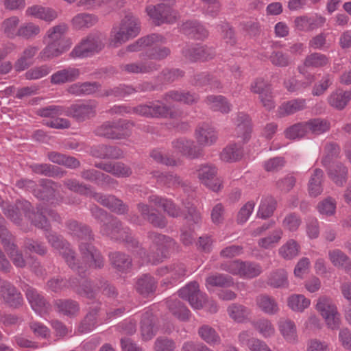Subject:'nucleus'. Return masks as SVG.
Returning a JSON list of instances; mask_svg holds the SVG:
<instances>
[{
  "instance_id": "nucleus-23",
  "label": "nucleus",
  "mask_w": 351,
  "mask_h": 351,
  "mask_svg": "<svg viewBox=\"0 0 351 351\" xmlns=\"http://www.w3.org/2000/svg\"><path fill=\"white\" fill-rule=\"evenodd\" d=\"M165 38L158 34H152L145 37L138 39L135 43L128 45L126 50L130 52H136L145 50L147 51L148 47L156 45L158 43H163Z\"/></svg>"
},
{
  "instance_id": "nucleus-41",
  "label": "nucleus",
  "mask_w": 351,
  "mask_h": 351,
  "mask_svg": "<svg viewBox=\"0 0 351 351\" xmlns=\"http://www.w3.org/2000/svg\"><path fill=\"white\" fill-rule=\"evenodd\" d=\"M3 245L5 250L10 257L13 264L16 267H24L26 265V261L23 258L22 253L19 251L16 245L11 241L3 239Z\"/></svg>"
},
{
  "instance_id": "nucleus-59",
  "label": "nucleus",
  "mask_w": 351,
  "mask_h": 351,
  "mask_svg": "<svg viewBox=\"0 0 351 351\" xmlns=\"http://www.w3.org/2000/svg\"><path fill=\"white\" fill-rule=\"evenodd\" d=\"M167 305L172 313L179 319L184 321L189 318L190 311L180 301L171 299L167 301Z\"/></svg>"
},
{
  "instance_id": "nucleus-64",
  "label": "nucleus",
  "mask_w": 351,
  "mask_h": 351,
  "mask_svg": "<svg viewBox=\"0 0 351 351\" xmlns=\"http://www.w3.org/2000/svg\"><path fill=\"white\" fill-rule=\"evenodd\" d=\"M241 278H252L258 276L262 271L261 267L255 263L243 261Z\"/></svg>"
},
{
  "instance_id": "nucleus-28",
  "label": "nucleus",
  "mask_w": 351,
  "mask_h": 351,
  "mask_svg": "<svg viewBox=\"0 0 351 351\" xmlns=\"http://www.w3.org/2000/svg\"><path fill=\"white\" fill-rule=\"evenodd\" d=\"M53 184L51 181L46 180L45 182V184L41 185L43 191V192H37L34 189V187L36 186V184L32 180H21L16 182V186L19 188L26 189L27 190H32V191H33L34 195L38 198L43 199L47 198L49 195L52 194L50 189H53V186H52Z\"/></svg>"
},
{
  "instance_id": "nucleus-17",
  "label": "nucleus",
  "mask_w": 351,
  "mask_h": 351,
  "mask_svg": "<svg viewBox=\"0 0 351 351\" xmlns=\"http://www.w3.org/2000/svg\"><path fill=\"white\" fill-rule=\"evenodd\" d=\"M195 137L199 147H209L217 142L218 134L209 124L202 123L196 128Z\"/></svg>"
},
{
  "instance_id": "nucleus-52",
  "label": "nucleus",
  "mask_w": 351,
  "mask_h": 351,
  "mask_svg": "<svg viewBox=\"0 0 351 351\" xmlns=\"http://www.w3.org/2000/svg\"><path fill=\"white\" fill-rule=\"evenodd\" d=\"M233 285L232 277L222 274L209 276L206 279V287L210 290L214 287H230Z\"/></svg>"
},
{
  "instance_id": "nucleus-11",
  "label": "nucleus",
  "mask_w": 351,
  "mask_h": 351,
  "mask_svg": "<svg viewBox=\"0 0 351 351\" xmlns=\"http://www.w3.org/2000/svg\"><path fill=\"white\" fill-rule=\"evenodd\" d=\"M178 294L182 299L188 301L193 308H203V302L206 299V294L200 291L199 284L197 282L193 281L188 283L178 291Z\"/></svg>"
},
{
  "instance_id": "nucleus-49",
  "label": "nucleus",
  "mask_w": 351,
  "mask_h": 351,
  "mask_svg": "<svg viewBox=\"0 0 351 351\" xmlns=\"http://www.w3.org/2000/svg\"><path fill=\"white\" fill-rule=\"evenodd\" d=\"M82 177L87 180L97 181L100 184H108L114 186L116 184L109 176L95 169L86 170L82 173Z\"/></svg>"
},
{
  "instance_id": "nucleus-34",
  "label": "nucleus",
  "mask_w": 351,
  "mask_h": 351,
  "mask_svg": "<svg viewBox=\"0 0 351 351\" xmlns=\"http://www.w3.org/2000/svg\"><path fill=\"white\" fill-rule=\"evenodd\" d=\"M323 180V171L320 169H315L308 183V191L310 196L315 197L322 194Z\"/></svg>"
},
{
  "instance_id": "nucleus-40",
  "label": "nucleus",
  "mask_w": 351,
  "mask_h": 351,
  "mask_svg": "<svg viewBox=\"0 0 351 351\" xmlns=\"http://www.w3.org/2000/svg\"><path fill=\"white\" fill-rule=\"evenodd\" d=\"M158 69V65L149 61H140L127 64L123 66V69L129 73H147Z\"/></svg>"
},
{
  "instance_id": "nucleus-14",
  "label": "nucleus",
  "mask_w": 351,
  "mask_h": 351,
  "mask_svg": "<svg viewBox=\"0 0 351 351\" xmlns=\"http://www.w3.org/2000/svg\"><path fill=\"white\" fill-rule=\"evenodd\" d=\"M149 238L153 241L152 250L154 251L156 249L157 251V255H149L147 261L152 264H156L161 261L163 258L162 254L164 249L170 247L173 245L174 242L169 237L156 233L150 234Z\"/></svg>"
},
{
  "instance_id": "nucleus-1",
  "label": "nucleus",
  "mask_w": 351,
  "mask_h": 351,
  "mask_svg": "<svg viewBox=\"0 0 351 351\" xmlns=\"http://www.w3.org/2000/svg\"><path fill=\"white\" fill-rule=\"evenodd\" d=\"M47 239L53 247L59 251L69 266L80 274L84 273L88 267L100 268L104 265V260L100 253L90 244L82 242L80 250L83 262L80 265L75 263L73 252L69 248V244L55 234H47Z\"/></svg>"
},
{
  "instance_id": "nucleus-44",
  "label": "nucleus",
  "mask_w": 351,
  "mask_h": 351,
  "mask_svg": "<svg viewBox=\"0 0 351 351\" xmlns=\"http://www.w3.org/2000/svg\"><path fill=\"white\" fill-rule=\"evenodd\" d=\"M300 250L299 243L295 239H290L280 246L278 249V254L285 260H291L299 254Z\"/></svg>"
},
{
  "instance_id": "nucleus-46",
  "label": "nucleus",
  "mask_w": 351,
  "mask_h": 351,
  "mask_svg": "<svg viewBox=\"0 0 351 351\" xmlns=\"http://www.w3.org/2000/svg\"><path fill=\"white\" fill-rule=\"evenodd\" d=\"M38 48L35 46H29L26 47L22 56L17 60L15 63L14 67L17 71H24L29 67L32 64V59L38 52Z\"/></svg>"
},
{
  "instance_id": "nucleus-48",
  "label": "nucleus",
  "mask_w": 351,
  "mask_h": 351,
  "mask_svg": "<svg viewBox=\"0 0 351 351\" xmlns=\"http://www.w3.org/2000/svg\"><path fill=\"white\" fill-rule=\"evenodd\" d=\"M267 284L274 288H286L289 285L287 273L283 269L272 271L267 279Z\"/></svg>"
},
{
  "instance_id": "nucleus-22",
  "label": "nucleus",
  "mask_w": 351,
  "mask_h": 351,
  "mask_svg": "<svg viewBox=\"0 0 351 351\" xmlns=\"http://www.w3.org/2000/svg\"><path fill=\"white\" fill-rule=\"evenodd\" d=\"M80 70L74 67H66L51 75V83L56 85L73 82L80 76Z\"/></svg>"
},
{
  "instance_id": "nucleus-5",
  "label": "nucleus",
  "mask_w": 351,
  "mask_h": 351,
  "mask_svg": "<svg viewBox=\"0 0 351 351\" xmlns=\"http://www.w3.org/2000/svg\"><path fill=\"white\" fill-rule=\"evenodd\" d=\"M65 185L72 191L93 197L101 205L119 215L124 214L128 211L127 206L114 195H104L100 193H93L89 187L86 185L80 184L75 180H68L65 182Z\"/></svg>"
},
{
  "instance_id": "nucleus-45",
  "label": "nucleus",
  "mask_w": 351,
  "mask_h": 351,
  "mask_svg": "<svg viewBox=\"0 0 351 351\" xmlns=\"http://www.w3.org/2000/svg\"><path fill=\"white\" fill-rule=\"evenodd\" d=\"M276 208V202L271 197H265L261 199L256 217L262 219L270 217Z\"/></svg>"
},
{
  "instance_id": "nucleus-20",
  "label": "nucleus",
  "mask_w": 351,
  "mask_h": 351,
  "mask_svg": "<svg viewBox=\"0 0 351 351\" xmlns=\"http://www.w3.org/2000/svg\"><path fill=\"white\" fill-rule=\"evenodd\" d=\"M25 16L34 17L45 22L51 23L58 18V14L55 10L51 8L34 5L26 9Z\"/></svg>"
},
{
  "instance_id": "nucleus-62",
  "label": "nucleus",
  "mask_w": 351,
  "mask_h": 351,
  "mask_svg": "<svg viewBox=\"0 0 351 351\" xmlns=\"http://www.w3.org/2000/svg\"><path fill=\"white\" fill-rule=\"evenodd\" d=\"M148 47L145 56L149 61L161 60L167 58L170 54V49L166 47L154 46Z\"/></svg>"
},
{
  "instance_id": "nucleus-19",
  "label": "nucleus",
  "mask_w": 351,
  "mask_h": 351,
  "mask_svg": "<svg viewBox=\"0 0 351 351\" xmlns=\"http://www.w3.org/2000/svg\"><path fill=\"white\" fill-rule=\"evenodd\" d=\"M182 53L190 61L208 60L215 55L212 48L199 45H186L183 49Z\"/></svg>"
},
{
  "instance_id": "nucleus-3",
  "label": "nucleus",
  "mask_w": 351,
  "mask_h": 351,
  "mask_svg": "<svg viewBox=\"0 0 351 351\" xmlns=\"http://www.w3.org/2000/svg\"><path fill=\"white\" fill-rule=\"evenodd\" d=\"M5 215L9 218L14 223L21 225L22 221V216L25 215V218L30 220L32 223L39 228H46L48 227V222L46 216L47 210H38L37 213L30 210L31 204L26 200L18 201L15 205H8L5 206L4 204L1 205ZM50 218L53 220H58L59 216L53 210L47 212Z\"/></svg>"
},
{
  "instance_id": "nucleus-60",
  "label": "nucleus",
  "mask_w": 351,
  "mask_h": 351,
  "mask_svg": "<svg viewBox=\"0 0 351 351\" xmlns=\"http://www.w3.org/2000/svg\"><path fill=\"white\" fill-rule=\"evenodd\" d=\"M40 27L32 22L23 23L19 27V36L25 39H33L40 33Z\"/></svg>"
},
{
  "instance_id": "nucleus-21",
  "label": "nucleus",
  "mask_w": 351,
  "mask_h": 351,
  "mask_svg": "<svg viewBox=\"0 0 351 351\" xmlns=\"http://www.w3.org/2000/svg\"><path fill=\"white\" fill-rule=\"evenodd\" d=\"M157 273L161 276L167 275L168 278L171 279L169 282L174 284L181 280L186 276V270L184 265L179 263L169 266L161 267L157 270Z\"/></svg>"
},
{
  "instance_id": "nucleus-39",
  "label": "nucleus",
  "mask_w": 351,
  "mask_h": 351,
  "mask_svg": "<svg viewBox=\"0 0 351 351\" xmlns=\"http://www.w3.org/2000/svg\"><path fill=\"white\" fill-rule=\"evenodd\" d=\"M229 317L237 323H244L249 319L251 311L247 307L238 304H232L227 308Z\"/></svg>"
},
{
  "instance_id": "nucleus-37",
  "label": "nucleus",
  "mask_w": 351,
  "mask_h": 351,
  "mask_svg": "<svg viewBox=\"0 0 351 351\" xmlns=\"http://www.w3.org/2000/svg\"><path fill=\"white\" fill-rule=\"evenodd\" d=\"M149 202L156 206L162 207L171 217H177L180 215V210L176 208L171 200L152 195L149 197Z\"/></svg>"
},
{
  "instance_id": "nucleus-9",
  "label": "nucleus",
  "mask_w": 351,
  "mask_h": 351,
  "mask_svg": "<svg viewBox=\"0 0 351 351\" xmlns=\"http://www.w3.org/2000/svg\"><path fill=\"white\" fill-rule=\"evenodd\" d=\"M146 12L153 22L159 25L164 23H173L176 21L177 14L169 5L162 3L157 5H149Z\"/></svg>"
},
{
  "instance_id": "nucleus-2",
  "label": "nucleus",
  "mask_w": 351,
  "mask_h": 351,
  "mask_svg": "<svg viewBox=\"0 0 351 351\" xmlns=\"http://www.w3.org/2000/svg\"><path fill=\"white\" fill-rule=\"evenodd\" d=\"M69 26L62 23L50 27L46 32L44 40L47 45L39 53V58L43 61L59 57L72 46L71 39L67 36Z\"/></svg>"
},
{
  "instance_id": "nucleus-27",
  "label": "nucleus",
  "mask_w": 351,
  "mask_h": 351,
  "mask_svg": "<svg viewBox=\"0 0 351 351\" xmlns=\"http://www.w3.org/2000/svg\"><path fill=\"white\" fill-rule=\"evenodd\" d=\"M278 326L286 341L294 343L298 341L297 328L294 322L289 319H280L278 322Z\"/></svg>"
},
{
  "instance_id": "nucleus-58",
  "label": "nucleus",
  "mask_w": 351,
  "mask_h": 351,
  "mask_svg": "<svg viewBox=\"0 0 351 351\" xmlns=\"http://www.w3.org/2000/svg\"><path fill=\"white\" fill-rule=\"evenodd\" d=\"M200 337L210 345L219 344L221 338L215 330L208 325L200 327L198 330Z\"/></svg>"
},
{
  "instance_id": "nucleus-33",
  "label": "nucleus",
  "mask_w": 351,
  "mask_h": 351,
  "mask_svg": "<svg viewBox=\"0 0 351 351\" xmlns=\"http://www.w3.org/2000/svg\"><path fill=\"white\" fill-rule=\"evenodd\" d=\"M351 99V90H336L328 97V104L333 108L342 110Z\"/></svg>"
},
{
  "instance_id": "nucleus-26",
  "label": "nucleus",
  "mask_w": 351,
  "mask_h": 351,
  "mask_svg": "<svg viewBox=\"0 0 351 351\" xmlns=\"http://www.w3.org/2000/svg\"><path fill=\"white\" fill-rule=\"evenodd\" d=\"M98 22L96 15L90 13H79L71 19V23L74 29L84 30L95 25Z\"/></svg>"
},
{
  "instance_id": "nucleus-4",
  "label": "nucleus",
  "mask_w": 351,
  "mask_h": 351,
  "mask_svg": "<svg viewBox=\"0 0 351 351\" xmlns=\"http://www.w3.org/2000/svg\"><path fill=\"white\" fill-rule=\"evenodd\" d=\"M140 30L138 19L134 15L128 14L119 23L112 27L110 34L109 45L114 48L119 47L137 36Z\"/></svg>"
},
{
  "instance_id": "nucleus-31",
  "label": "nucleus",
  "mask_w": 351,
  "mask_h": 351,
  "mask_svg": "<svg viewBox=\"0 0 351 351\" xmlns=\"http://www.w3.org/2000/svg\"><path fill=\"white\" fill-rule=\"evenodd\" d=\"M236 132L238 137L243 141H247L252 132L251 122L249 116L245 113H239L235 120Z\"/></svg>"
},
{
  "instance_id": "nucleus-15",
  "label": "nucleus",
  "mask_w": 351,
  "mask_h": 351,
  "mask_svg": "<svg viewBox=\"0 0 351 351\" xmlns=\"http://www.w3.org/2000/svg\"><path fill=\"white\" fill-rule=\"evenodd\" d=\"M173 152L190 158H195L202 156V149L195 144L193 140L180 138L172 142Z\"/></svg>"
},
{
  "instance_id": "nucleus-55",
  "label": "nucleus",
  "mask_w": 351,
  "mask_h": 351,
  "mask_svg": "<svg viewBox=\"0 0 351 351\" xmlns=\"http://www.w3.org/2000/svg\"><path fill=\"white\" fill-rule=\"evenodd\" d=\"M93 156L98 158H119L122 157L123 152L115 147L99 145L92 150Z\"/></svg>"
},
{
  "instance_id": "nucleus-24",
  "label": "nucleus",
  "mask_w": 351,
  "mask_h": 351,
  "mask_svg": "<svg viewBox=\"0 0 351 351\" xmlns=\"http://www.w3.org/2000/svg\"><path fill=\"white\" fill-rule=\"evenodd\" d=\"M254 329L264 339L272 338L276 335V328L273 322L266 317H261L251 322Z\"/></svg>"
},
{
  "instance_id": "nucleus-18",
  "label": "nucleus",
  "mask_w": 351,
  "mask_h": 351,
  "mask_svg": "<svg viewBox=\"0 0 351 351\" xmlns=\"http://www.w3.org/2000/svg\"><path fill=\"white\" fill-rule=\"evenodd\" d=\"M27 300L34 312L42 316L47 312L49 304L45 298L36 289L27 286L24 289Z\"/></svg>"
},
{
  "instance_id": "nucleus-32",
  "label": "nucleus",
  "mask_w": 351,
  "mask_h": 351,
  "mask_svg": "<svg viewBox=\"0 0 351 351\" xmlns=\"http://www.w3.org/2000/svg\"><path fill=\"white\" fill-rule=\"evenodd\" d=\"M198 99L196 94L185 90H171L168 92L165 97V99L167 102L174 101L188 105L197 102Z\"/></svg>"
},
{
  "instance_id": "nucleus-61",
  "label": "nucleus",
  "mask_w": 351,
  "mask_h": 351,
  "mask_svg": "<svg viewBox=\"0 0 351 351\" xmlns=\"http://www.w3.org/2000/svg\"><path fill=\"white\" fill-rule=\"evenodd\" d=\"M340 152L339 147L335 143L326 144L324 147L322 164L324 167H328L330 163L339 156Z\"/></svg>"
},
{
  "instance_id": "nucleus-25",
  "label": "nucleus",
  "mask_w": 351,
  "mask_h": 351,
  "mask_svg": "<svg viewBox=\"0 0 351 351\" xmlns=\"http://www.w3.org/2000/svg\"><path fill=\"white\" fill-rule=\"evenodd\" d=\"M329 59L325 54L314 52L305 58L303 65L298 66V71L301 74H305L306 68H320L327 65Z\"/></svg>"
},
{
  "instance_id": "nucleus-53",
  "label": "nucleus",
  "mask_w": 351,
  "mask_h": 351,
  "mask_svg": "<svg viewBox=\"0 0 351 351\" xmlns=\"http://www.w3.org/2000/svg\"><path fill=\"white\" fill-rule=\"evenodd\" d=\"M206 104L215 111L228 113L230 111V105L226 98L221 95L208 96L206 99Z\"/></svg>"
},
{
  "instance_id": "nucleus-30",
  "label": "nucleus",
  "mask_w": 351,
  "mask_h": 351,
  "mask_svg": "<svg viewBox=\"0 0 351 351\" xmlns=\"http://www.w3.org/2000/svg\"><path fill=\"white\" fill-rule=\"evenodd\" d=\"M258 308L264 313L274 315L279 312V306L274 298L267 295H260L256 298Z\"/></svg>"
},
{
  "instance_id": "nucleus-35",
  "label": "nucleus",
  "mask_w": 351,
  "mask_h": 351,
  "mask_svg": "<svg viewBox=\"0 0 351 351\" xmlns=\"http://www.w3.org/2000/svg\"><path fill=\"white\" fill-rule=\"evenodd\" d=\"M138 210L142 217L151 223L153 226L163 228L166 226V220L162 215H156L150 207L144 204H138Z\"/></svg>"
},
{
  "instance_id": "nucleus-47",
  "label": "nucleus",
  "mask_w": 351,
  "mask_h": 351,
  "mask_svg": "<svg viewBox=\"0 0 351 351\" xmlns=\"http://www.w3.org/2000/svg\"><path fill=\"white\" fill-rule=\"evenodd\" d=\"M182 29L185 34L197 39H202L208 35L205 28L196 21H186L182 25Z\"/></svg>"
},
{
  "instance_id": "nucleus-54",
  "label": "nucleus",
  "mask_w": 351,
  "mask_h": 351,
  "mask_svg": "<svg viewBox=\"0 0 351 351\" xmlns=\"http://www.w3.org/2000/svg\"><path fill=\"white\" fill-rule=\"evenodd\" d=\"M307 132L315 135L322 134L329 130L330 123L328 121L320 118L311 119L306 122Z\"/></svg>"
},
{
  "instance_id": "nucleus-56",
  "label": "nucleus",
  "mask_w": 351,
  "mask_h": 351,
  "mask_svg": "<svg viewBox=\"0 0 351 351\" xmlns=\"http://www.w3.org/2000/svg\"><path fill=\"white\" fill-rule=\"evenodd\" d=\"M136 290L142 295H148L156 289V281L149 275L140 278L136 285Z\"/></svg>"
},
{
  "instance_id": "nucleus-7",
  "label": "nucleus",
  "mask_w": 351,
  "mask_h": 351,
  "mask_svg": "<svg viewBox=\"0 0 351 351\" xmlns=\"http://www.w3.org/2000/svg\"><path fill=\"white\" fill-rule=\"evenodd\" d=\"M315 309L324 318L329 328L335 330L339 328L340 315L330 298L326 295L319 297L315 304Z\"/></svg>"
},
{
  "instance_id": "nucleus-12",
  "label": "nucleus",
  "mask_w": 351,
  "mask_h": 351,
  "mask_svg": "<svg viewBox=\"0 0 351 351\" xmlns=\"http://www.w3.org/2000/svg\"><path fill=\"white\" fill-rule=\"evenodd\" d=\"M133 112L146 117H176L175 112H173L171 109L168 108L160 101L140 105L134 108Z\"/></svg>"
},
{
  "instance_id": "nucleus-50",
  "label": "nucleus",
  "mask_w": 351,
  "mask_h": 351,
  "mask_svg": "<svg viewBox=\"0 0 351 351\" xmlns=\"http://www.w3.org/2000/svg\"><path fill=\"white\" fill-rule=\"evenodd\" d=\"M20 20L18 16H12L5 19L1 24V30L8 38L19 36Z\"/></svg>"
},
{
  "instance_id": "nucleus-16",
  "label": "nucleus",
  "mask_w": 351,
  "mask_h": 351,
  "mask_svg": "<svg viewBox=\"0 0 351 351\" xmlns=\"http://www.w3.org/2000/svg\"><path fill=\"white\" fill-rule=\"evenodd\" d=\"M95 113L96 104L93 102H85L71 106L65 114L78 121H83L94 117Z\"/></svg>"
},
{
  "instance_id": "nucleus-6",
  "label": "nucleus",
  "mask_w": 351,
  "mask_h": 351,
  "mask_svg": "<svg viewBox=\"0 0 351 351\" xmlns=\"http://www.w3.org/2000/svg\"><path fill=\"white\" fill-rule=\"evenodd\" d=\"M91 213L93 216L99 220L101 222L108 221L107 223H104L101 227V232L106 236H108L114 239H123L128 241V232L123 229H121V223L116 219H108L107 213L101 208L94 206L91 208Z\"/></svg>"
},
{
  "instance_id": "nucleus-42",
  "label": "nucleus",
  "mask_w": 351,
  "mask_h": 351,
  "mask_svg": "<svg viewBox=\"0 0 351 351\" xmlns=\"http://www.w3.org/2000/svg\"><path fill=\"white\" fill-rule=\"evenodd\" d=\"M242 156L241 146L237 143H232L223 149L220 154V158L224 162H233L240 160Z\"/></svg>"
},
{
  "instance_id": "nucleus-13",
  "label": "nucleus",
  "mask_w": 351,
  "mask_h": 351,
  "mask_svg": "<svg viewBox=\"0 0 351 351\" xmlns=\"http://www.w3.org/2000/svg\"><path fill=\"white\" fill-rule=\"evenodd\" d=\"M0 298L11 307L17 308L23 302L21 293L10 282L0 279Z\"/></svg>"
},
{
  "instance_id": "nucleus-51",
  "label": "nucleus",
  "mask_w": 351,
  "mask_h": 351,
  "mask_svg": "<svg viewBox=\"0 0 351 351\" xmlns=\"http://www.w3.org/2000/svg\"><path fill=\"white\" fill-rule=\"evenodd\" d=\"M288 306L295 312H303L311 304V300L302 294H293L288 298Z\"/></svg>"
},
{
  "instance_id": "nucleus-43",
  "label": "nucleus",
  "mask_w": 351,
  "mask_h": 351,
  "mask_svg": "<svg viewBox=\"0 0 351 351\" xmlns=\"http://www.w3.org/2000/svg\"><path fill=\"white\" fill-rule=\"evenodd\" d=\"M306 108V99H295L282 104L279 109L280 116H287L293 114L298 111L302 110Z\"/></svg>"
},
{
  "instance_id": "nucleus-57",
  "label": "nucleus",
  "mask_w": 351,
  "mask_h": 351,
  "mask_svg": "<svg viewBox=\"0 0 351 351\" xmlns=\"http://www.w3.org/2000/svg\"><path fill=\"white\" fill-rule=\"evenodd\" d=\"M112 264L121 272L126 271L131 266L132 261L129 256L120 252H113L110 255Z\"/></svg>"
},
{
  "instance_id": "nucleus-38",
  "label": "nucleus",
  "mask_w": 351,
  "mask_h": 351,
  "mask_svg": "<svg viewBox=\"0 0 351 351\" xmlns=\"http://www.w3.org/2000/svg\"><path fill=\"white\" fill-rule=\"evenodd\" d=\"M283 230L278 228L273 230L269 234L258 240V245L264 250H269L278 245L283 237Z\"/></svg>"
},
{
  "instance_id": "nucleus-36",
  "label": "nucleus",
  "mask_w": 351,
  "mask_h": 351,
  "mask_svg": "<svg viewBox=\"0 0 351 351\" xmlns=\"http://www.w3.org/2000/svg\"><path fill=\"white\" fill-rule=\"evenodd\" d=\"M328 177L338 186H343L347 181L348 169L341 163L332 164L328 169Z\"/></svg>"
},
{
  "instance_id": "nucleus-10",
  "label": "nucleus",
  "mask_w": 351,
  "mask_h": 351,
  "mask_svg": "<svg viewBox=\"0 0 351 351\" xmlns=\"http://www.w3.org/2000/svg\"><path fill=\"white\" fill-rule=\"evenodd\" d=\"M217 170L211 164L199 165L196 169V175L199 181L213 191H219L222 186V181L216 177Z\"/></svg>"
},
{
  "instance_id": "nucleus-63",
  "label": "nucleus",
  "mask_w": 351,
  "mask_h": 351,
  "mask_svg": "<svg viewBox=\"0 0 351 351\" xmlns=\"http://www.w3.org/2000/svg\"><path fill=\"white\" fill-rule=\"evenodd\" d=\"M302 224L301 217L295 213L287 214L282 221V226L285 230L294 232H296Z\"/></svg>"
},
{
  "instance_id": "nucleus-8",
  "label": "nucleus",
  "mask_w": 351,
  "mask_h": 351,
  "mask_svg": "<svg viewBox=\"0 0 351 351\" xmlns=\"http://www.w3.org/2000/svg\"><path fill=\"white\" fill-rule=\"evenodd\" d=\"M104 47L100 37L97 35H90L76 45L70 53L71 57L82 58L98 52Z\"/></svg>"
},
{
  "instance_id": "nucleus-29",
  "label": "nucleus",
  "mask_w": 351,
  "mask_h": 351,
  "mask_svg": "<svg viewBox=\"0 0 351 351\" xmlns=\"http://www.w3.org/2000/svg\"><path fill=\"white\" fill-rule=\"evenodd\" d=\"M96 166L117 177H128L132 174L130 167L121 162H100Z\"/></svg>"
}]
</instances>
